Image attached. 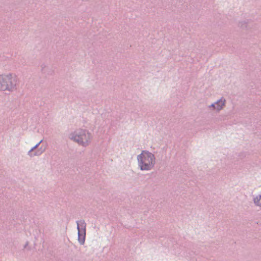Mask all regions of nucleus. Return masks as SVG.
Returning a JSON list of instances; mask_svg holds the SVG:
<instances>
[{"mask_svg": "<svg viewBox=\"0 0 261 261\" xmlns=\"http://www.w3.org/2000/svg\"><path fill=\"white\" fill-rule=\"evenodd\" d=\"M77 229L83 233L86 232V224L84 220H80L76 221Z\"/></svg>", "mask_w": 261, "mask_h": 261, "instance_id": "6", "label": "nucleus"}, {"mask_svg": "<svg viewBox=\"0 0 261 261\" xmlns=\"http://www.w3.org/2000/svg\"><path fill=\"white\" fill-rule=\"evenodd\" d=\"M37 148H38L36 145L33 146L28 152V155L31 157H34L35 156H39L41 155L44 151H45V149L41 150L40 151V150L41 148H40V149L37 151H35V152H33V151L35 150Z\"/></svg>", "mask_w": 261, "mask_h": 261, "instance_id": "5", "label": "nucleus"}, {"mask_svg": "<svg viewBox=\"0 0 261 261\" xmlns=\"http://www.w3.org/2000/svg\"><path fill=\"white\" fill-rule=\"evenodd\" d=\"M248 21L247 20H242L238 22V27L243 30L247 29Z\"/></svg>", "mask_w": 261, "mask_h": 261, "instance_id": "9", "label": "nucleus"}, {"mask_svg": "<svg viewBox=\"0 0 261 261\" xmlns=\"http://www.w3.org/2000/svg\"><path fill=\"white\" fill-rule=\"evenodd\" d=\"M42 142V140H41L38 143H37V144H36L35 145L38 147V146H39V145L40 144V143Z\"/></svg>", "mask_w": 261, "mask_h": 261, "instance_id": "11", "label": "nucleus"}, {"mask_svg": "<svg viewBox=\"0 0 261 261\" xmlns=\"http://www.w3.org/2000/svg\"><path fill=\"white\" fill-rule=\"evenodd\" d=\"M69 138L79 145L86 147L91 143L92 135L88 130L80 128L71 133Z\"/></svg>", "mask_w": 261, "mask_h": 261, "instance_id": "2", "label": "nucleus"}, {"mask_svg": "<svg viewBox=\"0 0 261 261\" xmlns=\"http://www.w3.org/2000/svg\"><path fill=\"white\" fill-rule=\"evenodd\" d=\"M28 244H29L28 242H26V243H25V245H24V248H26V247H27V246L28 245Z\"/></svg>", "mask_w": 261, "mask_h": 261, "instance_id": "12", "label": "nucleus"}, {"mask_svg": "<svg viewBox=\"0 0 261 261\" xmlns=\"http://www.w3.org/2000/svg\"><path fill=\"white\" fill-rule=\"evenodd\" d=\"M207 110L211 113L213 112H216V107H215V102H213V103H212L210 105H208L207 106Z\"/></svg>", "mask_w": 261, "mask_h": 261, "instance_id": "10", "label": "nucleus"}, {"mask_svg": "<svg viewBox=\"0 0 261 261\" xmlns=\"http://www.w3.org/2000/svg\"><path fill=\"white\" fill-rule=\"evenodd\" d=\"M138 166L141 171H149L155 164V155L147 150H143L137 156Z\"/></svg>", "mask_w": 261, "mask_h": 261, "instance_id": "1", "label": "nucleus"}, {"mask_svg": "<svg viewBox=\"0 0 261 261\" xmlns=\"http://www.w3.org/2000/svg\"><path fill=\"white\" fill-rule=\"evenodd\" d=\"M253 201L255 205L261 208V193L259 194L253 195Z\"/></svg>", "mask_w": 261, "mask_h": 261, "instance_id": "7", "label": "nucleus"}, {"mask_svg": "<svg viewBox=\"0 0 261 261\" xmlns=\"http://www.w3.org/2000/svg\"><path fill=\"white\" fill-rule=\"evenodd\" d=\"M214 102L216 107V112L219 113L225 107L226 100L224 97H221Z\"/></svg>", "mask_w": 261, "mask_h": 261, "instance_id": "4", "label": "nucleus"}, {"mask_svg": "<svg viewBox=\"0 0 261 261\" xmlns=\"http://www.w3.org/2000/svg\"><path fill=\"white\" fill-rule=\"evenodd\" d=\"M18 81L16 76L12 73L0 75V91L13 92L16 90Z\"/></svg>", "mask_w": 261, "mask_h": 261, "instance_id": "3", "label": "nucleus"}, {"mask_svg": "<svg viewBox=\"0 0 261 261\" xmlns=\"http://www.w3.org/2000/svg\"><path fill=\"white\" fill-rule=\"evenodd\" d=\"M78 231V240L81 244H83L85 240L86 232H80Z\"/></svg>", "mask_w": 261, "mask_h": 261, "instance_id": "8", "label": "nucleus"}]
</instances>
